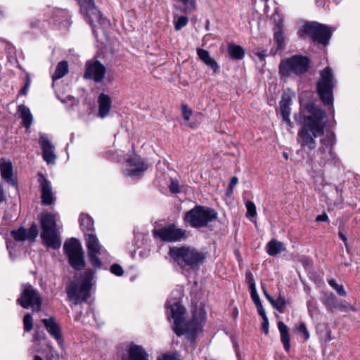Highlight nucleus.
Returning a JSON list of instances; mask_svg holds the SVG:
<instances>
[{"mask_svg": "<svg viewBox=\"0 0 360 360\" xmlns=\"http://www.w3.org/2000/svg\"><path fill=\"white\" fill-rule=\"evenodd\" d=\"M228 53L231 59L241 60L245 56V51L241 46L231 43L228 46Z\"/></svg>", "mask_w": 360, "mask_h": 360, "instance_id": "72a5a7b5", "label": "nucleus"}, {"mask_svg": "<svg viewBox=\"0 0 360 360\" xmlns=\"http://www.w3.org/2000/svg\"><path fill=\"white\" fill-rule=\"evenodd\" d=\"M87 252H101V245L98 239L94 233H87L85 235Z\"/></svg>", "mask_w": 360, "mask_h": 360, "instance_id": "2f4dec72", "label": "nucleus"}, {"mask_svg": "<svg viewBox=\"0 0 360 360\" xmlns=\"http://www.w3.org/2000/svg\"><path fill=\"white\" fill-rule=\"evenodd\" d=\"M266 49L262 50L260 51H257L256 55L259 58L261 62L265 61V57L266 56Z\"/></svg>", "mask_w": 360, "mask_h": 360, "instance_id": "052dcab7", "label": "nucleus"}, {"mask_svg": "<svg viewBox=\"0 0 360 360\" xmlns=\"http://www.w3.org/2000/svg\"><path fill=\"white\" fill-rule=\"evenodd\" d=\"M204 63L205 64H206L207 66L210 67L212 69L214 73H217V72H219V66L214 58H210Z\"/></svg>", "mask_w": 360, "mask_h": 360, "instance_id": "3c124183", "label": "nucleus"}, {"mask_svg": "<svg viewBox=\"0 0 360 360\" xmlns=\"http://www.w3.org/2000/svg\"><path fill=\"white\" fill-rule=\"evenodd\" d=\"M69 264L76 271H81L84 269L86 262L84 260V252L72 254L68 256Z\"/></svg>", "mask_w": 360, "mask_h": 360, "instance_id": "a878e982", "label": "nucleus"}, {"mask_svg": "<svg viewBox=\"0 0 360 360\" xmlns=\"http://www.w3.org/2000/svg\"><path fill=\"white\" fill-rule=\"evenodd\" d=\"M278 328L281 334V341L285 352L290 349V337L288 327L281 321L278 322Z\"/></svg>", "mask_w": 360, "mask_h": 360, "instance_id": "bb28decb", "label": "nucleus"}, {"mask_svg": "<svg viewBox=\"0 0 360 360\" xmlns=\"http://www.w3.org/2000/svg\"><path fill=\"white\" fill-rule=\"evenodd\" d=\"M338 236L343 241L345 246H347V238L346 235L342 231L340 230L338 232Z\"/></svg>", "mask_w": 360, "mask_h": 360, "instance_id": "e2e57ef3", "label": "nucleus"}, {"mask_svg": "<svg viewBox=\"0 0 360 360\" xmlns=\"http://www.w3.org/2000/svg\"><path fill=\"white\" fill-rule=\"evenodd\" d=\"M63 250L65 255L68 257L72 254H75L83 251L79 240L75 238L67 239L63 245Z\"/></svg>", "mask_w": 360, "mask_h": 360, "instance_id": "393cba45", "label": "nucleus"}, {"mask_svg": "<svg viewBox=\"0 0 360 360\" xmlns=\"http://www.w3.org/2000/svg\"><path fill=\"white\" fill-rule=\"evenodd\" d=\"M0 173L1 178L9 185L18 188V179L13 174V167L10 160L4 158L0 159Z\"/></svg>", "mask_w": 360, "mask_h": 360, "instance_id": "dca6fc26", "label": "nucleus"}, {"mask_svg": "<svg viewBox=\"0 0 360 360\" xmlns=\"http://www.w3.org/2000/svg\"><path fill=\"white\" fill-rule=\"evenodd\" d=\"M233 188H230L229 186H228V188H226V195L227 197H231L233 194Z\"/></svg>", "mask_w": 360, "mask_h": 360, "instance_id": "774afa93", "label": "nucleus"}, {"mask_svg": "<svg viewBox=\"0 0 360 360\" xmlns=\"http://www.w3.org/2000/svg\"><path fill=\"white\" fill-rule=\"evenodd\" d=\"M121 360H149L148 354L141 345L131 342L122 354Z\"/></svg>", "mask_w": 360, "mask_h": 360, "instance_id": "2eb2a0df", "label": "nucleus"}, {"mask_svg": "<svg viewBox=\"0 0 360 360\" xmlns=\"http://www.w3.org/2000/svg\"><path fill=\"white\" fill-rule=\"evenodd\" d=\"M201 330V325L195 319H190L183 322L181 325L173 327L175 334L180 337L185 335L187 339L194 341L197 338L199 331Z\"/></svg>", "mask_w": 360, "mask_h": 360, "instance_id": "9b49d317", "label": "nucleus"}, {"mask_svg": "<svg viewBox=\"0 0 360 360\" xmlns=\"http://www.w3.org/2000/svg\"><path fill=\"white\" fill-rule=\"evenodd\" d=\"M33 338L34 342H40L41 340L45 338V334L36 332L33 336Z\"/></svg>", "mask_w": 360, "mask_h": 360, "instance_id": "680f3d73", "label": "nucleus"}, {"mask_svg": "<svg viewBox=\"0 0 360 360\" xmlns=\"http://www.w3.org/2000/svg\"><path fill=\"white\" fill-rule=\"evenodd\" d=\"M130 166L132 167L129 169V174L131 176H139L142 172L148 169V165L142 160L136 158H130L128 160Z\"/></svg>", "mask_w": 360, "mask_h": 360, "instance_id": "cd10ccee", "label": "nucleus"}, {"mask_svg": "<svg viewBox=\"0 0 360 360\" xmlns=\"http://www.w3.org/2000/svg\"><path fill=\"white\" fill-rule=\"evenodd\" d=\"M302 31L311 37L314 42L326 46L332 37L333 30L325 24L312 21L306 22L302 26Z\"/></svg>", "mask_w": 360, "mask_h": 360, "instance_id": "0eeeda50", "label": "nucleus"}, {"mask_svg": "<svg viewBox=\"0 0 360 360\" xmlns=\"http://www.w3.org/2000/svg\"><path fill=\"white\" fill-rule=\"evenodd\" d=\"M266 249L270 256H276L286 250L284 243L276 239L271 240L267 243Z\"/></svg>", "mask_w": 360, "mask_h": 360, "instance_id": "7c9ffc66", "label": "nucleus"}, {"mask_svg": "<svg viewBox=\"0 0 360 360\" xmlns=\"http://www.w3.org/2000/svg\"><path fill=\"white\" fill-rule=\"evenodd\" d=\"M315 221L317 222H321H321H327L329 221V219H328V217L327 214L323 213L321 214L318 215L316 217Z\"/></svg>", "mask_w": 360, "mask_h": 360, "instance_id": "13d9d810", "label": "nucleus"}, {"mask_svg": "<svg viewBox=\"0 0 360 360\" xmlns=\"http://www.w3.org/2000/svg\"><path fill=\"white\" fill-rule=\"evenodd\" d=\"M79 224L84 235L87 233H94V222L93 219L88 214L82 213L80 214Z\"/></svg>", "mask_w": 360, "mask_h": 360, "instance_id": "c85d7f7f", "label": "nucleus"}, {"mask_svg": "<svg viewBox=\"0 0 360 360\" xmlns=\"http://www.w3.org/2000/svg\"><path fill=\"white\" fill-rule=\"evenodd\" d=\"M310 58L302 54L292 55L290 57L282 59L278 65V74L281 79H286L289 77H302L309 70Z\"/></svg>", "mask_w": 360, "mask_h": 360, "instance_id": "39448f33", "label": "nucleus"}, {"mask_svg": "<svg viewBox=\"0 0 360 360\" xmlns=\"http://www.w3.org/2000/svg\"><path fill=\"white\" fill-rule=\"evenodd\" d=\"M197 53H198L199 58L203 62H205V60H207L210 58H211L210 56L209 51L205 49L198 48V49H197Z\"/></svg>", "mask_w": 360, "mask_h": 360, "instance_id": "603ef678", "label": "nucleus"}, {"mask_svg": "<svg viewBox=\"0 0 360 360\" xmlns=\"http://www.w3.org/2000/svg\"><path fill=\"white\" fill-rule=\"evenodd\" d=\"M287 304V300L284 297L279 294L276 300L273 299L271 304L272 307L278 311L280 313H283L285 311V307Z\"/></svg>", "mask_w": 360, "mask_h": 360, "instance_id": "58836bf2", "label": "nucleus"}, {"mask_svg": "<svg viewBox=\"0 0 360 360\" xmlns=\"http://www.w3.org/2000/svg\"><path fill=\"white\" fill-rule=\"evenodd\" d=\"M169 191L172 193L176 194L180 193V188L178 181L172 180L169 186Z\"/></svg>", "mask_w": 360, "mask_h": 360, "instance_id": "5fc2aeb1", "label": "nucleus"}, {"mask_svg": "<svg viewBox=\"0 0 360 360\" xmlns=\"http://www.w3.org/2000/svg\"><path fill=\"white\" fill-rule=\"evenodd\" d=\"M11 237L18 242H24L26 240L34 241L37 237L39 231L36 223L33 222L29 229L20 226L18 229L11 231Z\"/></svg>", "mask_w": 360, "mask_h": 360, "instance_id": "4468645a", "label": "nucleus"}, {"mask_svg": "<svg viewBox=\"0 0 360 360\" xmlns=\"http://www.w3.org/2000/svg\"><path fill=\"white\" fill-rule=\"evenodd\" d=\"M39 143L42 150V156L48 164L53 163L56 155L53 153V146L44 134L40 135Z\"/></svg>", "mask_w": 360, "mask_h": 360, "instance_id": "aec40b11", "label": "nucleus"}, {"mask_svg": "<svg viewBox=\"0 0 360 360\" xmlns=\"http://www.w3.org/2000/svg\"><path fill=\"white\" fill-rule=\"evenodd\" d=\"M46 330L58 343L63 341L62 331L59 324L56 321L53 316L41 320Z\"/></svg>", "mask_w": 360, "mask_h": 360, "instance_id": "6ab92c4d", "label": "nucleus"}, {"mask_svg": "<svg viewBox=\"0 0 360 360\" xmlns=\"http://www.w3.org/2000/svg\"><path fill=\"white\" fill-rule=\"evenodd\" d=\"M206 316L207 313L205 309L202 307H199L193 311L191 319H195V321H198L199 324L201 325L202 322L205 321Z\"/></svg>", "mask_w": 360, "mask_h": 360, "instance_id": "ea45409f", "label": "nucleus"}, {"mask_svg": "<svg viewBox=\"0 0 360 360\" xmlns=\"http://www.w3.org/2000/svg\"><path fill=\"white\" fill-rule=\"evenodd\" d=\"M262 322L261 330L265 335H268L269 333V319L266 316H262Z\"/></svg>", "mask_w": 360, "mask_h": 360, "instance_id": "864d4df0", "label": "nucleus"}, {"mask_svg": "<svg viewBox=\"0 0 360 360\" xmlns=\"http://www.w3.org/2000/svg\"><path fill=\"white\" fill-rule=\"evenodd\" d=\"M335 309H338L340 311H344V312H347L349 311H356V309L355 307L351 305L349 303H348L347 302H346L345 300L341 301L340 302H338Z\"/></svg>", "mask_w": 360, "mask_h": 360, "instance_id": "79ce46f5", "label": "nucleus"}, {"mask_svg": "<svg viewBox=\"0 0 360 360\" xmlns=\"http://www.w3.org/2000/svg\"><path fill=\"white\" fill-rule=\"evenodd\" d=\"M238 181V179L236 176L232 177L229 182V186L230 188H233L236 186V185L237 184Z\"/></svg>", "mask_w": 360, "mask_h": 360, "instance_id": "69168bd1", "label": "nucleus"}, {"mask_svg": "<svg viewBox=\"0 0 360 360\" xmlns=\"http://www.w3.org/2000/svg\"><path fill=\"white\" fill-rule=\"evenodd\" d=\"M68 63L66 60L60 61L56 68L54 73L52 75L53 81H56L63 77L68 72Z\"/></svg>", "mask_w": 360, "mask_h": 360, "instance_id": "f704fd0d", "label": "nucleus"}, {"mask_svg": "<svg viewBox=\"0 0 360 360\" xmlns=\"http://www.w3.org/2000/svg\"><path fill=\"white\" fill-rule=\"evenodd\" d=\"M262 291H263V293H264L265 297L266 298V300L270 303L272 302V300H273L274 298L269 295V293L267 292L266 288L264 287H263V286H262Z\"/></svg>", "mask_w": 360, "mask_h": 360, "instance_id": "0e129e2a", "label": "nucleus"}, {"mask_svg": "<svg viewBox=\"0 0 360 360\" xmlns=\"http://www.w3.org/2000/svg\"><path fill=\"white\" fill-rule=\"evenodd\" d=\"M245 278L248 284V287L250 291V296L252 302H254L255 304L260 302L261 300L256 290L255 282L252 274L250 271L246 272Z\"/></svg>", "mask_w": 360, "mask_h": 360, "instance_id": "473e14b6", "label": "nucleus"}, {"mask_svg": "<svg viewBox=\"0 0 360 360\" xmlns=\"http://www.w3.org/2000/svg\"><path fill=\"white\" fill-rule=\"evenodd\" d=\"M158 360H182L178 352H173L170 353H165L162 355V357H158Z\"/></svg>", "mask_w": 360, "mask_h": 360, "instance_id": "de8ad7c7", "label": "nucleus"}, {"mask_svg": "<svg viewBox=\"0 0 360 360\" xmlns=\"http://www.w3.org/2000/svg\"><path fill=\"white\" fill-rule=\"evenodd\" d=\"M105 72L106 68L100 61L87 62L83 77L85 79H93L96 83H100L103 79Z\"/></svg>", "mask_w": 360, "mask_h": 360, "instance_id": "f8f14e48", "label": "nucleus"}, {"mask_svg": "<svg viewBox=\"0 0 360 360\" xmlns=\"http://www.w3.org/2000/svg\"><path fill=\"white\" fill-rule=\"evenodd\" d=\"M274 37L275 43L276 44V51H283L285 47V41H284L285 39H284V37L283 34V32H282V30L281 27H279L278 31H276L274 32Z\"/></svg>", "mask_w": 360, "mask_h": 360, "instance_id": "4c0bfd02", "label": "nucleus"}, {"mask_svg": "<svg viewBox=\"0 0 360 360\" xmlns=\"http://www.w3.org/2000/svg\"><path fill=\"white\" fill-rule=\"evenodd\" d=\"M320 77L316 82V93L323 105L328 107L330 113L334 115L333 107V89L336 86V80L334 77L333 70L330 66H326L319 72Z\"/></svg>", "mask_w": 360, "mask_h": 360, "instance_id": "7ed1b4c3", "label": "nucleus"}, {"mask_svg": "<svg viewBox=\"0 0 360 360\" xmlns=\"http://www.w3.org/2000/svg\"><path fill=\"white\" fill-rule=\"evenodd\" d=\"M169 255L181 268L188 267L192 270H198L205 260V255L203 252L195 248L186 246L170 247Z\"/></svg>", "mask_w": 360, "mask_h": 360, "instance_id": "20e7f679", "label": "nucleus"}, {"mask_svg": "<svg viewBox=\"0 0 360 360\" xmlns=\"http://www.w3.org/2000/svg\"><path fill=\"white\" fill-rule=\"evenodd\" d=\"M292 105V97L289 94L284 92L281 96V99L279 102L282 120L286 123L290 127H293V123L290 119L291 113L290 105Z\"/></svg>", "mask_w": 360, "mask_h": 360, "instance_id": "a211bd4d", "label": "nucleus"}, {"mask_svg": "<svg viewBox=\"0 0 360 360\" xmlns=\"http://www.w3.org/2000/svg\"><path fill=\"white\" fill-rule=\"evenodd\" d=\"M24 330L30 332L33 329V319L30 313H27L23 317Z\"/></svg>", "mask_w": 360, "mask_h": 360, "instance_id": "a19ab883", "label": "nucleus"}, {"mask_svg": "<svg viewBox=\"0 0 360 360\" xmlns=\"http://www.w3.org/2000/svg\"><path fill=\"white\" fill-rule=\"evenodd\" d=\"M294 120L300 128L297 141L304 150H313L316 147V138L324 135L327 125V114L314 102L300 103L299 112L294 114Z\"/></svg>", "mask_w": 360, "mask_h": 360, "instance_id": "f257e3e1", "label": "nucleus"}, {"mask_svg": "<svg viewBox=\"0 0 360 360\" xmlns=\"http://www.w3.org/2000/svg\"><path fill=\"white\" fill-rule=\"evenodd\" d=\"M255 307H256V308L257 309L258 314L261 316V317L263 316H266L265 310H264V307L262 306V302H260L259 303H257L255 304Z\"/></svg>", "mask_w": 360, "mask_h": 360, "instance_id": "bf43d9fd", "label": "nucleus"}, {"mask_svg": "<svg viewBox=\"0 0 360 360\" xmlns=\"http://www.w3.org/2000/svg\"><path fill=\"white\" fill-rule=\"evenodd\" d=\"M181 2L184 6V8L183 12L184 13H191L195 8V2L194 0H177Z\"/></svg>", "mask_w": 360, "mask_h": 360, "instance_id": "37998d69", "label": "nucleus"}, {"mask_svg": "<svg viewBox=\"0 0 360 360\" xmlns=\"http://www.w3.org/2000/svg\"><path fill=\"white\" fill-rule=\"evenodd\" d=\"M18 112L20 114V117L22 120L23 126L28 129L30 127L33 117L28 107L24 104H20L18 106Z\"/></svg>", "mask_w": 360, "mask_h": 360, "instance_id": "c756f323", "label": "nucleus"}, {"mask_svg": "<svg viewBox=\"0 0 360 360\" xmlns=\"http://www.w3.org/2000/svg\"><path fill=\"white\" fill-rule=\"evenodd\" d=\"M166 307L169 311L168 319L172 317L174 320V327L181 325L185 320L186 308L181 302L175 299L169 300L167 302Z\"/></svg>", "mask_w": 360, "mask_h": 360, "instance_id": "ddd939ff", "label": "nucleus"}, {"mask_svg": "<svg viewBox=\"0 0 360 360\" xmlns=\"http://www.w3.org/2000/svg\"><path fill=\"white\" fill-rule=\"evenodd\" d=\"M98 115L101 118H104L108 115L112 107V99L110 96L101 93L98 98Z\"/></svg>", "mask_w": 360, "mask_h": 360, "instance_id": "b1692460", "label": "nucleus"}, {"mask_svg": "<svg viewBox=\"0 0 360 360\" xmlns=\"http://www.w3.org/2000/svg\"><path fill=\"white\" fill-rule=\"evenodd\" d=\"M192 112V110L188 108L186 104L182 105V115L184 120H189Z\"/></svg>", "mask_w": 360, "mask_h": 360, "instance_id": "6e6d98bb", "label": "nucleus"}, {"mask_svg": "<svg viewBox=\"0 0 360 360\" xmlns=\"http://www.w3.org/2000/svg\"><path fill=\"white\" fill-rule=\"evenodd\" d=\"M247 217H255L257 215L256 206L252 201L248 200L245 203Z\"/></svg>", "mask_w": 360, "mask_h": 360, "instance_id": "a18cd8bd", "label": "nucleus"}, {"mask_svg": "<svg viewBox=\"0 0 360 360\" xmlns=\"http://www.w3.org/2000/svg\"><path fill=\"white\" fill-rule=\"evenodd\" d=\"M335 143L336 136L335 133L333 131H328L326 135L320 140L321 146L319 148L318 152L323 154L328 150L330 157H332L333 147Z\"/></svg>", "mask_w": 360, "mask_h": 360, "instance_id": "412c9836", "label": "nucleus"}, {"mask_svg": "<svg viewBox=\"0 0 360 360\" xmlns=\"http://www.w3.org/2000/svg\"><path fill=\"white\" fill-rule=\"evenodd\" d=\"M6 200V195L2 186L0 185V202Z\"/></svg>", "mask_w": 360, "mask_h": 360, "instance_id": "338daca9", "label": "nucleus"}, {"mask_svg": "<svg viewBox=\"0 0 360 360\" xmlns=\"http://www.w3.org/2000/svg\"><path fill=\"white\" fill-rule=\"evenodd\" d=\"M152 233L154 238L166 243L180 242L188 238L187 231L179 228L174 223L167 224L160 229H154Z\"/></svg>", "mask_w": 360, "mask_h": 360, "instance_id": "9d476101", "label": "nucleus"}, {"mask_svg": "<svg viewBox=\"0 0 360 360\" xmlns=\"http://www.w3.org/2000/svg\"><path fill=\"white\" fill-rule=\"evenodd\" d=\"M41 238L44 245L53 250H58L61 246V239L58 234V231L41 232Z\"/></svg>", "mask_w": 360, "mask_h": 360, "instance_id": "4be33fe9", "label": "nucleus"}, {"mask_svg": "<svg viewBox=\"0 0 360 360\" xmlns=\"http://www.w3.org/2000/svg\"><path fill=\"white\" fill-rule=\"evenodd\" d=\"M316 331L321 338L326 341H330L331 338V331L326 323H319L316 326Z\"/></svg>", "mask_w": 360, "mask_h": 360, "instance_id": "e433bc0d", "label": "nucleus"}, {"mask_svg": "<svg viewBox=\"0 0 360 360\" xmlns=\"http://www.w3.org/2000/svg\"><path fill=\"white\" fill-rule=\"evenodd\" d=\"M37 176L41 186V202L44 205H51L54 201L51 183L42 173L39 172Z\"/></svg>", "mask_w": 360, "mask_h": 360, "instance_id": "f3484780", "label": "nucleus"}, {"mask_svg": "<svg viewBox=\"0 0 360 360\" xmlns=\"http://www.w3.org/2000/svg\"><path fill=\"white\" fill-rule=\"evenodd\" d=\"M217 212L210 207L196 205L185 212L183 221L186 225L193 229L207 228L209 224L217 220Z\"/></svg>", "mask_w": 360, "mask_h": 360, "instance_id": "423d86ee", "label": "nucleus"}, {"mask_svg": "<svg viewBox=\"0 0 360 360\" xmlns=\"http://www.w3.org/2000/svg\"><path fill=\"white\" fill-rule=\"evenodd\" d=\"M297 331L300 333L304 340L306 341L309 340L310 335L309 333L307 328L306 324L304 322H300L299 326L297 328Z\"/></svg>", "mask_w": 360, "mask_h": 360, "instance_id": "09e8293b", "label": "nucleus"}, {"mask_svg": "<svg viewBox=\"0 0 360 360\" xmlns=\"http://www.w3.org/2000/svg\"><path fill=\"white\" fill-rule=\"evenodd\" d=\"M329 285L333 288H334L337 293L340 295V296H346L347 295V292L344 289V287L342 285H339L336 283V281L333 279H331L328 282Z\"/></svg>", "mask_w": 360, "mask_h": 360, "instance_id": "49530a36", "label": "nucleus"}, {"mask_svg": "<svg viewBox=\"0 0 360 360\" xmlns=\"http://www.w3.org/2000/svg\"><path fill=\"white\" fill-rule=\"evenodd\" d=\"M322 302L328 309H335L338 303V298L333 292H325L322 299Z\"/></svg>", "mask_w": 360, "mask_h": 360, "instance_id": "c9c22d12", "label": "nucleus"}, {"mask_svg": "<svg viewBox=\"0 0 360 360\" xmlns=\"http://www.w3.org/2000/svg\"><path fill=\"white\" fill-rule=\"evenodd\" d=\"M22 292L16 302L24 309L32 308L39 312L41 309L42 299L39 292L30 284H22Z\"/></svg>", "mask_w": 360, "mask_h": 360, "instance_id": "1a4fd4ad", "label": "nucleus"}, {"mask_svg": "<svg viewBox=\"0 0 360 360\" xmlns=\"http://www.w3.org/2000/svg\"><path fill=\"white\" fill-rule=\"evenodd\" d=\"M30 77L29 76H27V79H26V82H25V84L24 85V86L20 89V92H19V94H21V95H26L27 94V90H28V88L30 86Z\"/></svg>", "mask_w": 360, "mask_h": 360, "instance_id": "4d7b16f0", "label": "nucleus"}, {"mask_svg": "<svg viewBox=\"0 0 360 360\" xmlns=\"http://www.w3.org/2000/svg\"><path fill=\"white\" fill-rule=\"evenodd\" d=\"M41 232H53L57 231L55 215L50 212H42L40 217Z\"/></svg>", "mask_w": 360, "mask_h": 360, "instance_id": "5701e85b", "label": "nucleus"}, {"mask_svg": "<svg viewBox=\"0 0 360 360\" xmlns=\"http://www.w3.org/2000/svg\"><path fill=\"white\" fill-rule=\"evenodd\" d=\"M110 271L112 274L117 276H122L124 274V270L122 267L118 264H113L111 265Z\"/></svg>", "mask_w": 360, "mask_h": 360, "instance_id": "8fccbe9b", "label": "nucleus"}, {"mask_svg": "<svg viewBox=\"0 0 360 360\" xmlns=\"http://www.w3.org/2000/svg\"><path fill=\"white\" fill-rule=\"evenodd\" d=\"M101 252H87L89 262L94 267V270L87 269L84 274L80 276L79 282L71 281L66 288V292L70 300L73 302L75 305L80 304L82 302H86L91 296V290L92 287V280L96 271L101 269L103 262L97 256Z\"/></svg>", "mask_w": 360, "mask_h": 360, "instance_id": "f03ea898", "label": "nucleus"}, {"mask_svg": "<svg viewBox=\"0 0 360 360\" xmlns=\"http://www.w3.org/2000/svg\"><path fill=\"white\" fill-rule=\"evenodd\" d=\"M78 3L81 14L93 30L95 27L94 22H97L100 25L104 27L109 25L110 21L96 6L94 0H78Z\"/></svg>", "mask_w": 360, "mask_h": 360, "instance_id": "6e6552de", "label": "nucleus"}, {"mask_svg": "<svg viewBox=\"0 0 360 360\" xmlns=\"http://www.w3.org/2000/svg\"><path fill=\"white\" fill-rule=\"evenodd\" d=\"M188 22V18L186 16H179L176 18H174V29L176 30H180L182 27H185Z\"/></svg>", "mask_w": 360, "mask_h": 360, "instance_id": "c03bdc74", "label": "nucleus"}]
</instances>
